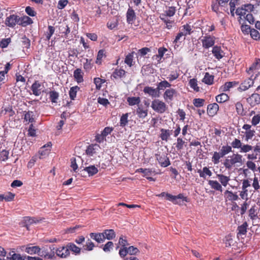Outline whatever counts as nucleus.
<instances>
[{
  "instance_id": "15",
  "label": "nucleus",
  "mask_w": 260,
  "mask_h": 260,
  "mask_svg": "<svg viewBox=\"0 0 260 260\" xmlns=\"http://www.w3.org/2000/svg\"><path fill=\"white\" fill-rule=\"evenodd\" d=\"M100 149V147L98 144L90 145L87 147L86 152L87 155L93 156L98 153Z\"/></svg>"
},
{
  "instance_id": "49",
  "label": "nucleus",
  "mask_w": 260,
  "mask_h": 260,
  "mask_svg": "<svg viewBox=\"0 0 260 260\" xmlns=\"http://www.w3.org/2000/svg\"><path fill=\"white\" fill-rule=\"evenodd\" d=\"M189 84L190 87L196 91H199V87L198 86L197 79L193 78L190 80Z\"/></svg>"
},
{
  "instance_id": "18",
  "label": "nucleus",
  "mask_w": 260,
  "mask_h": 260,
  "mask_svg": "<svg viewBox=\"0 0 260 260\" xmlns=\"http://www.w3.org/2000/svg\"><path fill=\"white\" fill-rule=\"evenodd\" d=\"M175 93L176 90L174 89H167L164 93V99L166 102L171 101L173 100L174 95Z\"/></svg>"
},
{
  "instance_id": "57",
  "label": "nucleus",
  "mask_w": 260,
  "mask_h": 260,
  "mask_svg": "<svg viewBox=\"0 0 260 260\" xmlns=\"http://www.w3.org/2000/svg\"><path fill=\"white\" fill-rule=\"evenodd\" d=\"M251 37L254 40H257L259 39V33L257 30L253 28L250 30Z\"/></svg>"
},
{
  "instance_id": "4",
  "label": "nucleus",
  "mask_w": 260,
  "mask_h": 260,
  "mask_svg": "<svg viewBox=\"0 0 260 260\" xmlns=\"http://www.w3.org/2000/svg\"><path fill=\"white\" fill-rule=\"evenodd\" d=\"M215 38L214 36L208 35L203 37L201 39L202 46L205 49H208L214 46Z\"/></svg>"
},
{
  "instance_id": "48",
  "label": "nucleus",
  "mask_w": 260,
  "mask_h": 260,
  "mask_svg": "<svg viewBox=\"0 0 260 260\" xmlns=\"http://www.w3.org/2000/svg\"><path fill=\"white\" fill-rule=\"evenodd\" d=\"M128 113H125L121 116L120 120V125L121 126L124 127L127 124L128 122Z\"/></svg>"
},
{
  "instance_id": "19",
  "label": "nucleus",
  "mask_w": 260,
  "mask_h": 260,
  "mask_svg": "<svg viewBox=\"0 0 260 260\" xmlns=\"http://www.w3.org/2000/svg\"><path fill=\"white\" fill-rule=\"evenodd\" d=\"M219 109V106L217 104L214 103L209 104L207 107V113L210 116H214Z\"/></svg>"
},
{
  "instance_id": "42",
  "label": "nucleus",
  "mask_w": 260,
  "mask_h": 260,
  "mask_svg": "<svg viewBox=\"0 0 260 260\" xmlns=\"http://www.w3.org/2000/svg\"><path fill=\"white\" fill-rule=\"evenodd\" d=\"M224 194H228V198L229 201H235L238 200L239 199L238 196L231 191L226 190L224 192Z\"/></svg>"
},
{
  "instance_id": "58",
  "label": "nucleus",
  "mask_w": 260,
  "mask_h": 260,
  "mask_svg": "<svg viewBox=\"0 0 260 260\" xmlns=\"http://www.w3.org/2000/svg\"><path fill=\"white\" fill-rule=\"evenodd\" d=\"M185 141H184L182 138H178L176 144V147L177 149L178 150H181L183 147V145Z\"/></svg>"
},
{
  "instance_id": "5",
  "label": "nucleus",
  "mask_w": 260,
  "mask_h": 260,
  "mask_svg": "<svg viewBox=\"0 0 260 260\" xmlns=\"http://www.w3.org/2000/svg\"><path fill=\"white\" fill-rule=\"evenodd\" d=\"M113 128L112 127H106L101 132V134H98L95 136V140L99 143H102L106 141V137L110 135L113 131Z\"/></svg>"
},
{
  "instance_id": "59",
  "label": "nucleus",
  "mask_w": 260,
  "mask_h": 260,
  "mask_svg": "<svg viewBox=\"0 0 260 260\" xmlns=\"http://www.w3.org/2000/svg\"><path fill=\"white\" fill-rule=\"evenodd\" d=\"M204 102L205 100L202 99H194L193 104L197 107H201L203 106Z\"/></svg>"
},
{
  "instance_id": "21",
  "label": "nucleus",
  "mask_w": 260,
  "mask_h": 260,
  "mask_svg": "<svg viewBox=\"0 0 260 260\" xmlns=\"http://www.w3.org/2000/svg\"><path fill=\"white\" fill-rule=\"evenodd\" d=\"M136 19V15L134 10L129 8L126 13V20L129 24H132Z\"/></svg>"
},
{
  "instance_id": "8",
  "label": "nucleus",
  "mask_w": 260,
  "mask_h": 260,
  "mask_svg": "<svg viewBox=\"0 0 260 260\" xmlns=\"http://www.w3.org/2000/svg\"><path fill=\"white\" fill-rule=\"evenodd\" d=\"M21 250L25 251L27 253L32 255L35 254H39L40 252V248L38 246H33L30 244L26 246L21 247Z\"/></svg>"
},
{
  "instance_id": "13",
  "label": "nucleus",
  "mask_w": 260,
  "mask_h": 260,
  "mask_svg": "<svg viewBox=\"0 0 260 260\" xmlns=\"http://www.w3.org/2000/svg\"><path fill=\"white\" fill-rule=\"evenodd\" d=\"M247 100L251 106L258 105L260 104V95L256 93H253Z\"/></svg>"
},
{
  "instance_id": "30",
  "label": "nucleus",
  "mask_w": 260,
  "mask_h": 260,
  "mask_svg": "<svg viewBox=\"0 0 260 260\" xmlns=\"http://www.w3.org/2000/svg\"><path fill=\"white\" fill-rule=\"evenodd\" d=\"M74 77L76 81L78 83L83 82V79L82 71L81 69H77L74 71Z\"/></svg>"
},
{
  "instance_id": "63",
  "label": "nucleus",
  "mask_w": 260,
  "mask_h": 260,
  "mask_svg": "<svg viewBox=\"0 0 260 260\" xmlns=\"http://www.w3.org/2000/svg\"><path fill=\"white\" fill-rule=\"evenodd\" d=\"M260 122V115H254L251 120L252 125L255 126Z\"/></svg>"
},
{
  "instance_id": "46",
  "label": "nucleus",
  "mask_w": 260,
  "mask_h": 260,
  "mask_svg": "<svg viewBox=\"0 0 260 260\" xmlns=\"http://www.w3.org/2000/svg\"><path fill=\"white\" fill-rule=\"evenodd\" d=\"M106 57L105 51L104 50H100L98 53L96 59L95 61L96 63L101 64L102 63V60L104 57Z\"/></svg>"
},
{
  "instance_id": "11",
  "label": "nucleus",
  "mask_w": 260,
  "mask_h": 260,
  "mask_svg": "<svg viewBox=\"0 0 260 260\" xmlns=\"http://www.w3.org/2000/svg\"><path fill=\"white\" fill-rule=\"evenodd\" d=\"M254 83L253 80L251 78H249L246 80H245L243 82H242L239 87L238 88V90L240 91H243L247 90L249 88L253 86Z\"/></svg>"
},
{
  "instance_id": "16",
  "label": "nucleus",
  "mask_w": 260,
  "mask_h": 260,
  "mask_svg": "<svg viewBox=\"0 0 260 260\" xmlns=\"http://www.w3.org/2000/svg\"><path fill=\"white\" fill-rule=\"evenodd\" d=\"M238 83L236 81L227 82L224 85L220 86L219 91L220 92H226L229 91L232 88L236 86Z\"/></svg>"
},
{
  "instance_id": "51",
  "label": "nucleus",
  "mask_w": 260,
  "mask_h": 260,
  "mask_svg": "<svg viewBox=\"0 0 260 260\" xmlns=\"http://www.w3.org/2000/svg\"><path fill=\"white\" fill-rule=\"evenodd\" d=\"M176 12V8L174 7H169L165 11V14L169 17H172L174 15Z\"/></svg>"
},
{
  "instance_id": "62",
  "label": "nucleus",
  "mask_w": 260,
  "mask_h": 260,
  "mask_svg": "<svg viewBox=\"0 0 260 260\" xmlns=\"http://www.w3.org/2000/svg\"><path fill=\"white\" fill-rule=\"evenodd\" d=\"M113 247V243L112 242H108L104 246L103 250L105 252H109Z\"/></svg>"
},
{
  "instance_id": "43",
  "label": "nucleus",
  "mask_w": 260,
  "mask_h": 260,
  "mask_svg": "<svg viewBox=\"0 0 260 260\" xmlns=\"http://www.w3.org/2000/svg\"><path fill=\"white\" fill-rule=\"evenodd\" d=\"M24 119L26 121L32 123L34 121V114L32 111L25 112L24 115Z\"/></svg>"
},
{
  "instance_id": "29",
  "label": "nucleus",
  "mask_w": 260,
  "mask_h": 260,
  "mask_svg": "<svg viewBox=\"0 0 260 260\" xmlns=\"http://www.w3.org/2000/svg\"><path fill=\"white\" fill-rule=\"evenodd\" d=\"M82 171H85L87 172L89 176H93L98 172V169L94 166H89L88 167L84 168Z\"/></svg>"
},
{
  "instance_id": "38",
  "label": "nucleus",
  "mask_w": 260,
  "mask_h": 260,
  "mask_svg": "<svg viewBox=\"0 0 260 260\" xmlns=\"http://www.w3.org/2000/svg\"><path fill=\"white\" fill-rule=\"evenodd\" d=\"M223 157V156L220 152H214L212 157V161L214 164H218L220 162V159Z\"/></svg>"
},
{
  "instance_id": "33",
  "label": "nucleus",
  "mask_w": 260,
  "mask_h": 260,
  "mask_svg": "<svg viewBox=\"0 0 260 260\" xmlns=\"http://www.w3.org/2000/svg\"><path fill=\"white\" fill-rule=\"evenodd\" d=\"M38 222V220H36L35 218H31L29 217H25L23 219L24 226H26L27 230L28 229V225L33 223H36Z\"/></svg>"
},
{
  "instance_id": "20",
  "label": "nucleus",
  "mask_w": 260,
  "mask_h": 260,
  "mask_svg": "<svg viewBox=\"0 0 260 260\" xmlns=\"http://www.w3.org/2000/svg\"><path fill=\"white\" fill-rule=\"evenodd\" d=\"M136 112L140 118H144L147 116L148 110L144 108L142 105H140L138 106Z\"/></svg>"
},
{
  "instance_id": "54",
  "label": "nucleus",
  "mask_w": 260,
  "mask_h": 260,
  "mask_svg": "<svg viewBox=\"0 0 260 260\" xmlns=\"http://www.w3.org/2000/svg\"><path fill=\"white\" fill-rule=\"evenodd\" d=\"M105 82V80L104 79H102L100 78H95L94 79V83L96 86V88L98 89H100L103 83Z\"/></svg>"
},
{
  "instance_id": "35",
  "label": "nucleus",
  "mask_w": 260,
  "mask_h": 260,
  "mask_svg": "<svg viewBox=\"0 0 260 260\" xmlns=\"http://www.w3.org/2000/svg\"><path fill=\"white\" fill-rule=\"evenodd\" d=\"M80 88L78 86L72 87L69 91V96L72 100H74L76 97L77 92L79 91Z\"/></svg>"
},
{
  "instance_id": "52",
  "label": "nucleus",
  "mask_w": 260,
  "mask_h": 260,
  "mask_svg": "<svg viewBox=\"0 0 260 260\" xmlns=\"http://www.w3.org/2000/svg\"><path fill=\"white\" fill-rule=\"evenodd\" d=\"M138 172H141L144 174V176L147 177L152 174L153 171L151 169H143L140 168L137 170Z\"/></svg>"
},
{
  "instance_id": "25",
  "label": "nucleus",
  "mask_w": 260,
  "mask_h": 260,
  "mask_svg": "<svg viewBox=\"0 0 260 260\" xmlns=\"http://www.w3.org/2000/svg\"><path fill=\"white\" fill-rule=\"evenodd\" d=\"M248 228V224L247 222H244L242 225L239 226L237 229L238 233L237 236L239 237L243 235H246Z\"/></svg>"
},
{
  "instance_id": "31",
  "label": "nucleus",
  "mask_w": 260,
  "mask_h": 260,
  "mask_svg": "<svg viewBox=\"0 0 260 260\" xmlns=\"http://www.w3.org/2000/svg\"><path fill=\"white\" fill-rule=\"evenodd\" d=\"M104 234V240L106 239L108 240H112L115 237V233L113 230H106L103 233Z\"/></svg>"
},
{
  "instance_id": "40",
  "label": "nucleus",
  "mask_w": 260,
  "mask_h": 260,
  "mask_svg": "<svg viewBox=\"0 0 260 260\" xmlns=\"http://www.w3.org/2000/svg\"><path fill=\"white\" fill-rule=\"evenodd\" d=\"M191 27L189 24H186L182 26L180 31H181L185 36L190 35L191 32Z\"/></svg>"
},
{
  "instance_id": "9",
  "label": "nucleus",
  "mask_w": 260,
  "mask_h": 260,
  "mask_svg": "<svg viewBox=\"0 0 260 260\" xmlns=\"http://www.w3.org/2000/svg\"><path fill=\"white\" fill-rule=\"evenodd\" d=\"M20 17L16 15H11L8 17L5 21L6 25L8 26L13 27L16 24L18 23Z\"/></svg>"
},
{
  "instance_id": "53",
  "label": "nucleus",
  "mask_w": 260,
  "mask_h": 260,
  "mask_svg": "<svg viewBox=\"0 0 260 260\" xmlns=\"http://www.w3.org/2000/svg\"><path fill=\"white\" fill-rule=\"evenodd\" d=\"M257 216L256 210L254 206H252L249 210V217L252 220L255 219Z\"/></svg>"
},
{
  "instance_id": "61",
  "label": "nucleus",
  "mask_w": 260,
  "mask_h": 260,
  "mask_svg": "<svg viewBox=\"0 0 260 260\" xmlns=\"http://www.w3.org/2000/svg\"><path fill=\"white\" fill-rule=\"evenodd\" d=\"M97 100L98 103L105 107H107L108 105L110 104V102H109V101L105 98L99 97L98 98Z\"/></svg>"
},
{
  "instance_id": "14",
  "label": "nucleus",
  "mask_w": 260,
  "mask_h": 260,
  "mask_svg": "<svg viewBox=\"0 0 260 260\" xmlns=\"http://www.w3.org/2000/svg\"><path fill=\"white\" fill-rule=\"evenodd\" d=\"M248 12L244 8L243 6H241L240 8H238L236 11V14L239 16V18L238 19V21L240 23H243L244 21V18H245L246 14H247Z\"/></svg>"
},
{
  "instance_id": "7",
  "label": "nucleus",
  "mask_w": 260,
  "mask_h": 260,
  "mask_svg": "<svg viewBox=\"0 0 260 260\" xmlns=\"http://www.w3.org/2000/svg\"><path fill=\"white\" fill-rule=\"evenodd\" d=\"M44 86L43 84L36 81L31 85V89L32 93L36 96H39L44 91Z\"/></svg>"
},
{
  "instance_id": "39",
  "label": "nucleus",
  "mask_w": 260,
  "mask_h": 260,
  "mask_svg": "<svg viewBox=\"0 0 260 260\" xmlns=\"http://www.w3.org/2000/svg\"><path fill=\"white\" fill-rule=\"evenodd\" d=\"M94 247V243L89 239H87L86 243L83 246V250L86 251H91Z\"/></svg>"
},
{
  "instance_id": "37",
  "label": "nucleus",
  "mask_w": 260,
  "mask_h": 260,
  "mask_svg": "<svg viewBox=\"0 0 260 260\" xmlns=\"http://www.w3.org/2000/svg\"><path fill=\"white\" fill-rule=\"evenodd\" d=\"M69 248V251H73L75 254H79L81 251V248L77 246L75 244L72 243H70L67 245Z\"/></svg>"
},
{
  "instance_id": "47",
  "label": "nucleus",
  "mask_w": 260,
  "mask_h": 260,
  "mask_svg": "<svg viewBox=\"0 0 260 260\" xmlns=\"http://www.w3.org/2000/svg\"><path fill=\"white\" fill-rule=\"evenodd\" d=\"M242 143L241 141L237 138H235L231 143L232 148H236V149H240L241 148L242 146Z\"/></svg>"
},
{
  "instance_id": "26",
  "label": "nucleus",
  "mask_w": 260,
  "mask_h": 260,
  "mask_svg": "<svg viewBox=\"0 0 260 260\" xmlns=\"http://www.w3.org/2000/svg\"><path fill=\"white\" fill-rule=\"evenodd\" d=\"M171 132L172 131H170L169 129H166L164 128L161 129L160 138L162 141L167 142L172 134Z\"/></svg>"
},
{
  "instance_id": "55",
  "label": "nucleus",
  "mask_w": 260,
  "mask_h": 260,
  "mask_svg": "<svg viewBox=\"0 0 260 260\" xmlns=\"http://www.w3.org/2000/svg\"><path fill=\"white\" fill-rule=\"evenodd\" d=\"M134 56L133 54H128L126 56L124 62L129 67H132L133 66V61Z\"/></svg>"
},
{
  "instance_id": "50",
  "label": "nucleus",
  "mask_w": 260,
  "mask_h": 260,
  "mask_svg": "<svg viewBox=\"0 0 260 260\" xmlns=\"http://www.w3.org/2000/svg\"><path fill=\"white\" fill-rule=\"evenodd\" d=\"M253 149V146L248 144H242L240 152L247 153Z\"/></svg>"
},
{
  "instance_id": "32",
  "label": "nucleus",
  "mask_w": 260,
  "mask_h": 260,
  "mask_svg": "<svg viewBox=\"0 0 260 260\" xmlns=\"http://www.w3.org/2000/svg\"><path fill=\"white\" fill-rule=\"evenodd\" d=\"M214 76L209 73H206L202 81L208 85H212L213 83Z\"/></svg>"
},
{
  "instance_id": "10",
  "label": "nucleus",
  "mask_w": 260,
  "mask_h": 260,
  "mask_svg": "<svg viewBox=\"0 0 260 260\" xmlns=\"http://www.w3.org/2000/svg\"><path fill=\"white\" fill-rule=\"evenodd\" d=\"M55 253L58 256L61 258H66L70 254V251L67 246L58 248L56 249Z\"/></svg>"
},
{
  "instance_id": "22",
  "label": "nucleus",
  "mask_w": 260,
  "mask_h": 260,
  "mask_svg": "<svg viewBox=\"0 0 260 260\" xmlns=\"http://www.w3.org/2000/svg\"><path fill=\"white\" fill-rule=\"evenodd\" d=\"M217 177L221 186L224 187H226L228 185L229 182L230 180V177L229 176H226L221 174H217Z\"/></svg>"
},
{
  "instance_id": "27",
  "label": "nucleus",
  "mask_w": 260,
  "mask_h": 260,
  "mask_svg": "<svg viewBox=\"0 0 260 260\" xmlns=\"http://www.w3.org/2000/svg\"><path fill=\"white\" fill-rule=\"evenodd\" d=\"M198 172L199 174L200 177L204 179L206 178V176L210 177L212 175V172L206 167H204L202 170H199Z\"/></svg>"
},
{
  "instance_id": "56",
  "label": "nucleus",
  "mask_w": 260,
  "mask_h": 260,
  "mask_svg": "<svg viewBox=\"0 0 260 260\" xmlns=\"http://www.w3.org/2000/svg\"><path fill=\"white\" fill-rule=\"evenodd\" d=\"M11 42V39L10 38L6 39H3L0 40V47L2 48H6Z\"/></svg>"
},
{
  "instance_id": "23",
  "label": "nucleus",
  "mask_w": 260,
  "mask_h": 260,
  "mask_svg": "<svg viewBox=\"0 0 260 260\" xmlns=\"http://www.w3.org/2000/svg\"><path fill=\"white\" fill-rule=\"evenodd\" d=\"M208 184L211 188L220 192L222 191V187L220 183L216 180H210L208 181Z\"/></svg>"
},
{
  "instance_id": "24",
  "label": "nucleus",
  "mask_w": 260,
  "mask_h": 260,
  "mask_svg": "<svg viewBox=\"0 0 260 260\" xmlns=\"http://www.w3.org/2000/svg\"><path fill=\"white\" fill-rule=\"evenodd\" d=\"M104 234L102 233H91L90 234V237L98 243H103L105 241L104 240Z\"/></svg>"
},
{
  "instance_id": "41",
  "label": "nucleus",
  "mask_w": 260,
  "mask_h": 260,
  "mask_svg": "<svg viewBox=\"0 0 260 260\" xmlns=\"http://www.w3.org/2000/svg\"><path fill=\"white\" fill-rule=\"evenodd\" d=\"M171 84L166 80H164L160 82L157 86V88L158 90H164L166 88L170 87Z\"/></svg>"
},
{
  "instance_id": "60",
  "label": "nucleus",
  "mask_w": 260,
  "mask_h": 260,
  "mask_svg": "<svg viewBox=\"0 0 260 260\" xmlns=\"http://www.w3.org/2000/svg\"><path fill=\"white\" fill-rule=\"evenodd\" d=\"M58 93L55 91H52L50 92V99L53 103L56 102V100L58 98Z\"/></svg>"
},
{
  "instance_id": "45",
  "label": "nucleus",
  "mask_w": 260,
  "mask_h": 260,
  "mask_svg": "<svg viewBox=\"0 0 260 260\" xmlns=\"http://www.w3.org/2000/svg\"><path fill=\"white\" fill-rule=\"evenodd\" d=\"M232 147L229 145H224L221 147L220 152L224 156L230 152H232Z\"/></svg>"
},
{
  "instance_id": "44",
  "label": "nucleus",
  "mask_w": 260,
  "mask_h": 260,
  "mask_svg": "<svg viewBox=\"0 0 260 260\" xmlns=\"http://www.w3.org/2000/svg\"><path fill=\"white\" fill-rule=\"evenodd\" d=\"M125 74V72L124 70L119 69H116L114 72L113 73L112 76L114 78H121Z\"/></svg>"
},
{
  "instance_id": "2",
  "label": "nucleus",
  "mask_w": 260,
  "mask_h": 260,
  "mask_svg": "<svg viewBox=\"0 0 260 260\" xmlns=\"http://www.w3.org/2000/svg\"><path fill=\"white\" fill-rule=\"evenodd\" d=\"M151 107L154 111L158 113H164L167 108L166 104L158 99L153 100L151 103Z\"/></svg>"
},
{
  "instance_id": "36",
  "label": "nucleus",
  "mask_w": 260,
  "mask_h": 260,
  "mask_svg": "<svg viewBox=\"0 0 260 260\" xmlns=\"http://www.w3.org/2000/svg\"><path fill=\"white\" fill-rule=\"evenodd\" d=\"M127 102L130 106H134L136 105H139V104L140 103L141 100L139 97L133 96L128 97L127 99Z\"/></svg>"
},
{
  "instance_id": "1",
  "label": "nucleus",
  "mask_w": 260,
  "mask_h": 260,
  "mask_svg": "<svg viewBox=\"0 0 260 260\" xmlns=\"http://www.w3.org/2000/svg\"><path fill=\"white\" fill-rule=\"evenodd\" d=\"M242 162V156L237 153L228 156L224 160L223 164L226 169L231 170L233 167L241 166Z\"/></svg>"
},
{
  "instance_id": "34",
  "label": "nucleus",
  "mask_w": 260,
  "mask_h": 260,
  "mask_svg": "<svg viewBox=\"0 0 260 260\" xmlns=\"http://www.w3.org/2000/svg\"><path fill=\"white\" fill-rule=\"evenodd\" d=\"M229 99L228 94L224 93H221L216 96V101L218 103H222L226 102Z\"/></svg>"
},
{
  "instance_id": "6",
  "label": "nucleus",
  "mask_w": 260,
  "mask_h": 260,
  "mask_svg": "<svg viewBox=\"0 0 260 260\" xmlns=\"http://www.w3.org/2000/svg\"><path fill=\"white\" fill-rule=\"evenodd\" d=\"M156 160L162 167H167L170 165L169 157L165 154L157 153L155 154Z\"/></svg>"
},
{
  "instance_id": "12",
  "label": "nucleus",
  "mask_w": 260,
  "mask_h": 260,
  "mask_svg": "<svg viewBox=\"0 0 260 260\" xmlns=\"http://www.w3.org/2000/svg\"><path fill=\"white\" fill-rule=\"evenodd\" d=\"M143 91L152 98H157L159 96V90L157 88H154L152 87L146 86L144 87Z\"/></svg>"
},
{
  "instance_id": "17",
  "label": "nucleus",
  "mask_w": 260,
  "mask_h": 260,
  "mask_svg": "<svg viewBox=\"0 0 260 260\" xmlns=\"http://www.w3.org/2000/svg\"><path fill=\"white\" fill-rule=\"evenodd\" d=\"M212 52L214 56L218 60L221 59L224 54L221 47L217 46L213 47Z\"/></svg>"
},
{
  "instance_id": "3",
  "label": "nucleus",
  "mask_w": 260,
  "mask_h": 260,
  "mask_svg": "<svg viewBox=\"0 0 260 260\" xmlns=\"http://www.w3.org/2000/svg\"><path fill=\"white\" fill-rule=\"evenodd\" d=\"M50 251H49L46 248H44L42 249L40 248V252H39L38 255L40 256V257H43L45 259V260L55 259L56 256L55 255V252L54 251V248H52L50 247Z\"/></svg>"
},
{
  "instance_id": "28",
  "label": "nucleus",
  "mask_w": 260,
  "mask_h": 260,
  "mask_svg": "<svg viewBox=\"0 0 260 260\" xmlns=\"http://www.w3.org/2000/svg\"><path fill=\"white\" fill-rule=\"evenodd\" d=\"M244 134L243 138H244L245 142H248L249 140H251L253 136L255 135V131L254 129L245 132H242Z\"/></svg>"
},
{
  "instance_id": "64",
  "label": "nucleus",
  "mask_w": 260,
  "mask_h": 260,
  "mask_svg": "<svg viewBox=\"0 0 260 260\" xmlns=\"http://www.w3.org/2000/svg\"><path fill=\"white\" fill-rule=\"evenodd\" d=\"M8 156H9V152L6 150H3L0 152L1 159L3 161H5L6 160H7L8 158Z\"/></svg>"
}]
</instances>
